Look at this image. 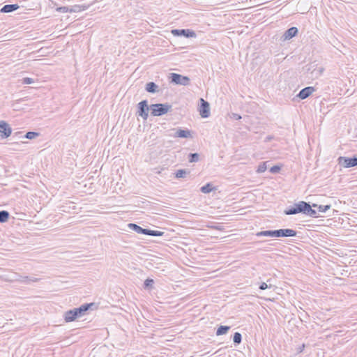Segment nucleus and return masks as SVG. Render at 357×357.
Listing matches in <instances>:
<instances>
[{
	"mask_svg": "<svg viewBox=\"0 0 357 357\" xmlns=\"http://www.w3.org/2000/svg\"><path fill=\"white\" fill-rule=\"evenodd\" d=\"M79 6H74L69 7V13H76L79 11Z\"/></svg>",
	"mask_w": 357,
	"mask_h": 357,
	"instance_id": "e433bc0d",
	"label": "nucleus"
},
{
	"mask_svg": "<svg viewBox=\"0 0 357 357\" xmlns=\"http://www.w3.org/2000/svg\"><path fill=\"white\" fill-rule=\"evenodd\" d=\"M281 169L280 166L279 165H274L270 168V172L272 174H277L278 173Z\"/></svg>",
	"mask_w": 357,
	"mask_h": 357,
	"instance_id": "72a5a7b5",
	"label": "nucleus"
},
{
	"mask_svg": "<svg viewBox=\"0 0 357 357\" xmlns=\"http://www.w3.org/2000/svg\"><path fill=\"white\" fill-rule=\"evenodd\" d=\"M33 82H34L33 79L30 78V77H24L22 79V84H30L33 83Z\"/></svg>",
	"mask_w": 357,
	"mask_h": 357,
	"instance_id": "c9c22d12",
	"label": "nucleus"
},
{
	"mask_svg": "<svg viewBox=\"0 0 357 357\" xmlns=\"http://www.w3.org/2000/svg\"><path fill=\"white\" fill-rule=\"evenodd\" d=\"M199 158V155L197 153H190L188 155V161L190 162H197Z\"/></svg>",
	"mask_w": 357,
	"mask_h": 357,
	"instance_id": "cd10ccee",
	"label": "nucleus"
},
{
	"mask_svg": "<svg viewBox=\"0 0 357 357\" xmlns=\"http://www.w3.org/2000/svg\"><path fill=\"white\" fill-rule=\"evenodd\" d=\"M169 78L171 82L175 84L188 86L190 84V78L188 77L178 73H170Z\"/></svg>",
	"mask_w": 357,
	"mask_h": 357,
	"instance_id": "423d86ee",
	"label": "nucleus"
},
{
	"mask_svg": "<svg viewBox=\"0 0 357 357\" xmlns=\"http://www.w3.org/2000/svg\"><path fill=\"white\" fill-rule=\"evenodd\" d=\"M20 278H22V279H20V281L24 282H26V283H29L31 282H35L38 281V280H39L38 278H31V277H29V276H24V277L20 276Z\"/></svg>",
	"mask_w": 357,
	"mask_h": 357,
	"instance_id": "c756f323",
	"label": "nucleus"
},
{
	"mask_svg": "<svg viewBox=\"0 0 357 357\" xmlns=\"http://www.w3.org/2000/svg\"><path fill=\"white\" fill-rule=\"evenodd\" d=\"M231 117L235 120H240L241 119V116L236 113H232Z\"/></svg>",
	"mask_w": 357,
	"mask_h": 357,
	"instance_id": "ea45409f",
	"label": "nucleus"
},
{
	"mask_svg": "<svg viewBox=\"0 0 357 357\" xmlns=\"http://www.w3.org/2000/svg\"><path fill=\"white\" fill-rule=\"evenodd\" d=\"M128 227L137 234L146 235L148 229L142 228L135 223H129Z\"/></svg>",
	"mask_w": 357,
	"mask_h": 357,
	"instance_id": "2eb2a0df",
	"label": "nucleus"
},
{
	"mask_svg": "<svg viewBox=\"0 0 357 357\" xmlns=\"http://www.w3.org/2000/svg\"><path fill=\"white\" fill-rule=\"evenodd\" d=\"M242 341V335L240 333L236 332L234 334L233 336V342L235 344H241Z\"/></svg>",
	"mask_w": 357,
	"mask_h": 357,
	"instance_id": "c85d7f7f",
	"label": "nucleus"
},
{
	"mask_svg": "<svg viewBox=\"0 0 357 357\" xmlns=\"http://www.w3.org/2000/svg\"><path fill=\"white\" fill-rule=\"evenodd\" d=\"M2 328H5V331H4L3 333L6 332V330H8V329L6 328V325L2 326H1V329H2Z\"/></svg>",
	"mask_w": 357,
	"mask_h": 357,
	"instance_id": "c03bdc74",
	"label": "nucleus"
},
{
	"mask_svg": "<svg viewBox=\"0 0 357 357\" xmlns=\"http://www.w3.org/2000/svg\"><path fill=\"white\" fill-rule=\"evenodd\" d=\"M57 11L60 12V13H69V7L68 6H61V7H59L57 8Z\"/></svg>",
	"mask_w": 357,
	"mask_h": 357,
	"instance_id": "f704fd0d",
	"label": "nucleus"
},
{
	"mask_svg": "<svg viewBox=\"0 0 357 357\" xmlns=\"http://www.w3.org/2000/svg\"><path fill=\"white\" fill-rule=\"evenodd\" d=\"M172 33L176 36H184L185 38H192L196 36L195 32L190 29H173Z\"/></svg>",
	"mask_w": 357,
	"mask_h": 357,
	"instance_id": "9d476101",
	"label": "nucleus"
},
{
	"mask_svg": "<svg viewBox=\"0 0 357 357\" xmlns=\"http://www.w3.org/2000/svg\"><path fill=\"white\" fill-rule=\"evenodd\" d=\"M39 135L40 134L37 132L30 131V132H27L26 133V135L24 136V137L29 139H35L36 137H38Z\"/></svg>",
	"mask_w": 357,
	"mask_h": 357,
	"instance_id": "7c9ffc66",
	"label": "nucleus"
},
{
	"mask_svg": "<svg viewBox=\"0 0 357 357\" xmlns=\"http://www.w3.org/2000/svg\"><path fill=\"white\" fill-rule=\"evenodd\" d=\"M298 232L292 229H275V237H294Z\"/></svg>",
	"mask_w": 357,
	"mask_h": 357,
	"instance_id": "1a4fd4ad",
	"label": "nucleus"
},
{
	"mask_svg": "<svg viewBox=\"0 0 357 357\" xmlns=\"http://www.w3.org/2000/svg\"><path fill=\"white\" fill-rule=\"evenodd\" d=\"M256 236L258 237L260 236H269V237H275V230H265L261 231L256 234Z\"/></svg>",
	"mask_w": 357,
	"mask_h": 357,
	"instance_id": "4be33fe9",
	"label": "nucleus"
},
{
	"mask_svg": "<svg viewBox=\"0 0 357 357\" xmlns=\"http://www.w3.org/2000/svg\"><path fill=\"white\" fill-rule=\"evenodd\" d=\"M199 114L202 118H208L210 116V105L204 98L199 99Z\"/></svg>",
	"mask_w": 357,
	"mask_h": 357,
	"instance_id": "6e6552de",
	"label": "nucleus"
},
{
	"mask_svg": "<svg viewBox=\"0 0 357 357\" xmlns=\"http://www.w3.org/2000/svg\"><path fill=\"white\" fill-rule=\"evenodd\" d=\"M338 165L344 167V168H350L357 166V157H345V156H340L337 158Z\"/></svg>",
	"mask_w": 357,
	"mask_h": 357,
	"instance_id": "39448f33",
	"label": "nucleus"
},
{
	"mask_svg": "<svg viewBox=\"0 0 357 357\" xmlns=\"http://www.w3.org/2000/svg\"><path fill=\"white\" fill-rule=\"evenodd\" d=\"M305 347V345L303 344L301 347H300L298 349V353H301L303 350V348Z\"/></svg>",
	"mask_w": 357,
	"mask_h": 357,
	"instance_id": "37998d69",
	"label": "nucleus"
},
{
	"mask_svg": "<svg viewBox=\"0 0 357 357\" xmlns=\"http://www.w3.org/2000/svg\"><path fill=\"white\" fill-rule=\"evenodd\" d=\"M272 286L271 284H270L269 286L266 283V282H261V284L259 285V289L261 290H265L268 288H271Z\"/></svg>",
	"mask_w": 357,
	"mask_h": 357,
	"instance_id": "58836bf2",
	"label": "nucleus"
},
{
	"mask_svg": "<svg viewBox=\"0 0 357 357\" xmlns=\"http://www.w3.org/2000/svg\"><path fill=\"white\" fill-rule=\"evenodd\" d=\"M150 107L148 105V101L146 100H142L137 104V114L144 120H146L149 116V109Z\"/></svg>",
	"mask_w": 357,
	"mask_h": 357,
	"instance_id": "0eeeda50",
	"label": "nucleus"
},
{
	"mask_svg": "<svg viewBox=\"0 0 357 357\" xmlns=\"http://www.w3.org/2000/svg\"><path fill=\"white\" fill-rule=\"evenodd\" d=\"M172 108V105L165 103H155L150 105L151 114L153 116H160L167 114Z\"/></svg>",
	"mask_w": 357,
	"mask_h": 357,
	"instance_id": "20e7f679",
	"label": "nucleus"
},
{
	"mask_svg": "<svg viewBox=\"0 0 357 357\" xmlns=\"http://www.w3.org/2000/svg\"><path fill=\"white\" fill-rule=\"evenodd\" d=\"M175 137L190 138L192 137L191 131L189 130L178 129L174 135Z\"/></svg>",
	"mask_w": 357,
	"mask_h": 357,
	"instance_id": "f3484780",
	"label": "nucleus"
},
{
	"mask_svg": "<svg viewBox=\"0 0 357 357\" xmlns=\"http://www.w3.org/2000/svg\"><path fill=\"white\" fill-rule=\"evenodd\" d=\"M4 1H5V2H6V1H7V0H4Z\"/></svg>",
	"mask_w": 357,
	"mask_h": 357,
	"instance_id": "a18cd8bd",
	"label": "nucleus"
},
{
	"mask_svg": "<svg viewBox=\"0 0 357 357\" xmlns=\"http://www.w3.org/2000/svg\"><path fill=\"white\" fill-rule=\"evenodd\" d=\"M266 170V162H261L259 165L257 172V173H263Z\"/></svg>",
	"mask_w": 357,
	"mask_h": 357,
	"instance_id": "473e14b6",
	"label": "nucleus"
},
{
	"mask_svg": "<svg viewBox=\"0 0 357 357\" xmlns=\"http://www.w3.org/2000/svg\"><path fill=\"white\" fill-rule=\"evenodd\" d=\"M10 217V213L7 211L1 210V223L7 222Z\"/></svg>",
	"mask_w": 357,
	"mask_h": 357,
	"instance_id": "2f4dec72",
	"label": "nucleus"
},
{
	"mask_svg": "<svg viewBox=\"0 0 357 357\" xmlns=\"http://www.w3.org/2000/svg\"><path fill=\"white\" fill-rule=\"evenodd\" d=\"M20 8L19 5L15 4H6L1 7V13H9L17 10Z\"/></svg>",
	"mask_w": 357,
	"mask_h": 357,
	"instance_id": "a211bd4d",
	"label": "nucleus"
},
{
	"mask_svg": "<svg viewBox=\"0 0 357 357\" xmlns=\"http://www.w3.org/2000/svg\"><path fill=\"white\" fill-rule=\"evenodd\" d=\"M158 86L153 82H148L146 83V86H145V90L148 92V93H155L156 92H158Z\"/></svg>",
	"mask_w": 357,
	"mask_h": 357,
	"instance_id": "6ab92c4d",
	"label": "nucleus"
},
{
	"mask_svg": "<svg viewBox=\"0 0 357 357\" xmlns=\"http://www.w3.org/2000/svg\"><path fill=\"white\" fill-rule=\"evenodd\" d=\"M314 91L315 89L313 86L305 87L299 91L297 97L301 100H304L308 98Z\"/></svg>",
	"mask_w": 357,
	"mask_h": 357,
	"instance_id": "4468645a",
	"label": "nucleus"
},
{
	"mask_svg": "<svg viewBox=\"0 0 357 357\" xmlns=\"http://www.w3.org/2000/svg\"><path fill=\"white\" fill-rule=\"evenodd\" d=\"M12 134V128L5 121L1 120V139H6Z\"/></svg>",
	"mask_w": 357,
	"mask_h": 357,
	"instance_id": "f8f14e48",
	"label": "nucleus"
},
{
	"mask_svg": "<svg viewBox=\"0 0 357 357\" xmlns=\"http://www.w3.org/2000/svg\"><path fill=\"white\" fill-rule=\"evenodd\" d=\"M312 208H314L312 206V204L310 205V204L309 202H307V207H306V209H305V215H308V216L312 217V218L320 217L319 215H317V211L314 209H313Z\"/></svg>",
	"mask_w": 357,
	"mask_h": 357,
	"instance_id": "aec40b11",
	"label": "nucleus"
},
{
	"mask_svg": "<svg viewBox=\"0 0 357 357\" xmlns=\"http://www.w3.org/2000/svg\"><path fill=\"white\" fill-rule=\"evenodd\" d=\"M231 326H220L216 330V335L220 336L222 335H225L230 330Z\"/></svg>",
	"mask_w": 357,
	"mask_h": 357,
	"instance_id": "412c9836",
	"label": "nucleus"
},
{
	"mask_svg": "<svg viewBox=\"0 0 357 357\" xmlns=\"http://www.w3.org/2000/svg\"><path fill=\"white\" fill-rule=\"evenodd\" d=\"M153 284L154 280L151 278H147L145 280L143 287L145 289H151L153 288Z\"/></svg>",
	"mask_w": 357,
	"mask_h": 357,
	"instance_id": "a878e982",
	"label": "nucleus"
},
{
	"mask_svg": "<svg viewBox=\"0 0 357 357\" xmlns=\"http://www.w3.org/2000/svg\"><path fill=\"white\" fill-rule=\"evenodd\" d=\"M208 227L218 231H222L224 229L223 227L220 225H209Z\"/></svg>",
	"mask_w": 357,
	"mask_h": 357,
	"instance_id": "4c0bfd02",
	"label": "nucleus"
},
{
	"mask_svg": "<svg viewBox=\"0 0 357 357\" xmlns=\"http://www.w3.org/2000/svg\"><path fill=\"white\" fill-rule=\"evenodd\" d=\"M312 206L314 208H317L318 209V211L319 212H321V213L326 212L331 207V206L330 204H328V205H319V204H314V203L312 204Z\"/></svg>",
	"mask_w": 357,
	"mask_h": 357,
	"instance_id": "b1692460",
	"label": "nucleus"
},
{
	"mask_svg": "<svg viewBox=\"0 0 357 357\" xmlns=\"http://www.w3.org/2000/svg\"><path fill=\"white\" fill-rule=\"evenodd\" d=\"M22 132H15L13 135V138H17V137H22Z\"/></svg>",
	"mask_w": 357,
	"mask_h": 357,
	"instance_id": "79ce46f5",
	"label": "nucleus"
},
{
	"mask_svg": "<svg viewBox=\"0 0 357 357\" xmlns=\"http://www.w3.org/2000/svg\"><path fill=\"white\" fill-rule=\"evenodd\" d=\"M165 232L157 231V230H151L148 229L146 235L152 236H162Z\"/></svg>",
	"mask_w": 357,
	"mask_h": 357,
	"instance_id": "bb28decb",
	"label": "nucleus"
},
{
	"mask_svg": "<svg viewBox=\"0 0 357 357\" xmlns=\"http://www.w3.org/2000/svg\"><path fill=\"white\" fill-rule=\"evenodd\" d=\"M303 70L306 73V77L310 79L319 78L324 71L323 67H318L317 64L314 63L305 65L303 67Z\"/></svg>",
	"mask_w": 357,
	"mask_h": 357,
	"instance_id": "f03ea898",
	"label": "nucleus"
},
{
	"mask_svg": "<svg viewBox=\"0 0 357 357\" xmlns=\"http://www.w3.org/2000/svg\"><path fill=\"white\" fill-rule=\"evenodd\" d=\"M94 305V303H84L79 307H75L73 310L66 311L63 315L65 321L68 323L75 321L77 318L84 315L86 312H87Z\"/></svg>",
	"mask_w": 357,
	"mask_h": 357,
	"instance_id": "f257e3e1",
	"label": "nucleus"
},
{
	"mask_svg": "<svg viewBox=\"0 0 357 357\" xmlns=\"http://www.w3.org/2000/svg\"><path fill=\"white\" fill-rule=\"evenodd\" d=\"M13 168H9V169H5V173H6V176H8V175H11L13 172Z\"/></svg>",
	"mask_w": 357,
	"mask_h": 357,
	"instance_id": "a19ab883",
	"label": "nucleus"
},
{
	"mask_svg": "<svg viewBox=\"0 0 357 357\" xmlns=\"http://www.w3.org/2000/svg\"><path fill=\"white\" fill-rule=\"evenodd\" d=\"M215 190V188L213 187V184L211 183H208L206 185L201 187L200 190L204 194L210 193L211 192Z\"/></svg>",
	"mask_w": 357,
	"mask_h": 357,
	"instance_id": "5701e85b",
	"label": "nucleus"
},
{
	"mask_svg": "<svg viewBox=\"0 0 357 357\" xmlns=\"http://www.w3.org/2000/svg\"><path fill=\"white\" fill-rule=\"evenodd\" d=\"M298 33V29L297 27L291 26L287 30L284 31L283 33L282 38V40H290L292 38L295 37Z\"/></svg>",
	"mask_w": 357,
	"mask_h": 357,
	"instance_id": "9b49d317",
	"label": "nucleus"
},
{
	"mask_svg": "<svg viewBox=\"0 0 357 357\" xmlns=\"http://www.w3.org/2000/svg\"><path fill=\"white\" fill-rule=\"evenodd\" d=\"M190 174V171L181 169L175 172V177L177 178H185L187 174Z\"/></svg>",
	"mask_w": 357,
	"mask_h": 357,
	"instance_id": "393cba45",
	"label": "nucleus"
},
{
	"mask_svg": "<svg viewBox=\"0 0 357 357\" xmlns=\"http://www.w3.org/2000/svg\"><path fill=\"white\" fill-rule=\"evenodd\" d=\"M26 100V98H20L18 100L11 101L9 103V105L15 111H20L24 109V107H21L20 104L22 102Z\"/></svg>",
	"mask_w": 357,
	"mask_h": 357,
	"instance_id": "dca6fc26",
	"label": "nucleus"
},
{
	"mask_svg": "<svg viewBox=\"0 0 357 357\" xmlns=\"http://www.w3.org/2000/svg\"><path fill=\"white\" fill-rule=\"evenodd\" d=\"M18 278H20V276L14 272H10L8 274L6 271H3V273H1V280L8 282L20 280Z\"/></svg>",
	"mask_w": 357,
	"mask_h": 357,
	"instance_id": "ddd939ff",
	"label": "nucleus"
},
{
	"mask_svg": "<svg viewBox=\"0 0 357 357\" xmlns=\"http://www.w3.org/2000/svg\"><path fill=\"white\" fill-rule=\"evenodd\" d=\"M307 205V202L305 201H300L297 203H295L292 206H289L284 211V213L285 215H296L298 213H302L305 215V209Z\"/></svg>",
	"mask_w": 357,
	"mask_h": 357,
	"instance_id": "7ed1b4c3",
	"label": "nucleus"
}]
</instances>
